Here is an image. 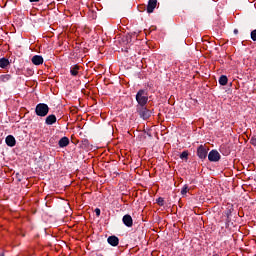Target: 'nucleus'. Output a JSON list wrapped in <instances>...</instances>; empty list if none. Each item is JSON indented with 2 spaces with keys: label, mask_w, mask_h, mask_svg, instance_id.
Returning a JSON list of instances; mask_svg holds the SVG:
<instances>
[{
  "label": "nucleus",
  "mask_w": 256,
  "mask_h": 256,
  "mask_svg": "<svg viewBox=\"0 0 256 256\" xmlns=\"http://www.w3.org/2000/svg\"><path fill=\"white\" fill-rule=\"evenodd\" d=\"M234 33H235V35H237L239 33V30L235 29Z\"/></svg>",
  "instance_id": "nucleus-24"
},
{
  "label": "nucleus",
  "mask_w": 256,
  "mask_h": 256,
  "mask_svg": "<svg viewBox=\"0 0 256 256\" xmlns=\"http://www.w3.org/2000/svg\"><path fill=\"white\" fill-rule=\"evenodd\" d=\"M39 0H30V3H38Z\"/></svg>",
  "instance_id": "nucleus-23"
},
{
  "label": "nucleus",
  "mask_w": 256,
  "mask_h": 256,
  "mask_svg": "<svg viewBox=\"0 0 256 256\" xmlns=\"http://www.w3.org/2000/svg\"><path fill=\"white\" fill-rule=\"evenodd\" d=\"M9 65V59L7 58H1L0 59V67L1 69H5Z\"/></svg>",
  "instance_id": "nucleus-14"
},
{
  "label": "nucleus",
  "mask_w": 256,
  "mask_h": 256,
  "mask_svg": "<svg viewBox=\"0 0 256 256\" xmlns=\"http://www.w3.org/2000/svg\"><path fill=\"white\" fill-rule=\"evenodd\" d=\"M95 214H96V217H99L101 215V209L96 208L95 209Z\"/></svg>",
  "instance_id": "nucleus-21"
},
{
  "label": "nucleus",
  "mask_w": 256,
  "mask_h": 256,
  "mask_svg": "<svg viewBox=\"0 0 256 256\" xmlns=\"http://www.w3.org/2000/svg\"><path fill=\"white\" fill-rule=\"evenodd\" d=\"M6 145H8V147H15V144L17 143L15 140V137H13V135H8L6 137Z\"/></svg>",
  "instance_id": "nucleus-9"
},
{
  "label": "nucleus",
  "mask_w": 256,
  "mask_h": 256,
  "mask_svg": "<svg viewBox=\"0 0 256 256\" xmlns=\"http://www.w3.org/2000/svg\"><path fill=\"white\" fill-rule=\"evenodd\" d=\"M33 65H43V56L35 55L32 57Z\"/></svg>",
  "instance_id": "nucleus-11"
},
{
  "label": "nucleus",
  "mask_w": 256,
  "mask_h": 256,
  "mask_svg": "<svg viewBox=\"0 0 256 256\" xmlns=\"http://www.w3.org/2000/svg\"><path fill=\"white\" fill-rule=\"evenodd\" d=\"M79 69H81L80 65H73L70 68V73L73 77H77L79 75Z\"/></svg>",
  "instance_id": "nucleus-10"
},
{
  "label": "nucleus",
  "mask_w": 256,
  "mask_h": 256,
  "mask_svg": "<svg viewBox=\"0 0 256 256\" xmlns=\"http://www.w3.org/2000/svg\"><path fill=\"white\" fill-rule=\"evenodd\" d=\"M188 157H189L188 151H183L180 155V159H188Z\"/></svg>",
  "instance_id": "nucleus-17"
},
{
  "label": "nucleus",
  "mask_w": 256,
  "mask_h": 256,
  "mask_svg": "<svg viewBox=\"0 0 256 256\" xmlns=\"http://www.w3.org/2000/svg\"><path fill=\"white\" fill-rule=\"evenodd\" d=\"M250 143H251V145L256 147V138H251Z\"/></svg>",
  "instance_id": "nucleus-22"
},
{
  "label": "nucleus",
  "mask_w": 256,
  "mask_h": 256,
  "mask_svg": "<svg viewBox=\"0 0 256 256\" xmlns=\"http://www.w3.org/2000/svg\"><path fill=\"white\" fill-rule=\"evenodd\" d=\"M164 202H165V200H163L162 197H160V198L157 199V203H158V205H160L161 207H163Z\"/></svg>",
  "instance_id": "nucleus-19"
},
{
  "label": "nucleus",
  "mask_w": 256,
  "mask_h": 256,
  "mask_svg": "<svg viewBox=\"0 0 256 256\" xmlns=\"http://www.w3.org/2000/svg\"><path fill=\"white\" fill-rule=\"evenodd\" d=\"M122 221L124 223V225H126V227H133V218L131 217V215L126 214L123 216Z\"/></svg>",
  "instance_id": "nucleus-6"
},
{
  "label": "nucleus",
  "mask_w": 256,
  "mask_h": 256,
  "mask_svg": "<svg viewBox=\"0 0 256 256\" xmlns=\"http://www.w3.org/2000/svg\"><path fill=\"white\" fill-rule=\"evenodd\" d=\"M251 39H252V41H256V30H253L251 32Z\"/></svg>",
  "instance_id": "nucleus-20"
},
{
  "label": "nucleus",
  "mask_w": 256,
  "mask_h": 256,
  "mask_svg": "<svg viewBox=\"0 0 256 256\" xmlns=\"http://www.w3.org/2000/svg\"><path fill=\"white\" fill-rule=\"evenodd\" d=\"M107 241L112 247H117V245H119V238L117 236H109Z\"/></svg>",
  "instance_id": "nucleus-8"
},
{
  "label": "nucleus",
  "mask_w": 256,
  "mask_h": 256,
  "mask_svg": "<svg viewBox=\"0 0 256 256\" xmlns=\"http://www.w3.org/2000/svg\"><path fill=\"white\" fill-rule=\"evenodd\" d=\"M11 79V75L4 74L0 76V83H7Z\"/></svg>",
  "instance_id": "nucleus-15"
},
{
  "label": "nucleus",
  "mask_w": 256,
  "mask_h": 256,
  "mask_svg": "<svg viewBox=\"0 0 256 256\" xmlns=\"http://www.w3.org/2000/svg\"><path fill=\"white\" fill-rule=\"evenodd\" d=\"M59 147H67L69 145V138L68 137H63L59 140L58 142Z\"/></svg>",
  "instance_id": "nucleus-13"
},
{
  "label": "nucleus",
  "mask_w": 256,
  "mask_h": 256,
  "mask_svg": "<svg viewBox=\"0 0 256 256\" xmlns=\"http://www.w3.org/2000/svg\"><path fill=\"white\" fill-rule=\"evenodd\" d=\"M156 7H157V0H149L147 9H146L147 13H153Z\"/></svg>",
  "instance_id": "nucleus-7"
},
{
  "label": "nucleus",
  "mask_w": 256,
  "mask_h": 256,
  "mask_svg": "<svg viewBox=\"0 0 256 256\" xmlns=\"http://www.w3.org/2000/svg\"><path fill=\"white\" fill-rule=\"evenodd\" d=\"M35 113L38 117H46L49 113V106L45 103H40L36 106Z\"/></svg>",
  "instance_id": "nucleus-2"
},
{
  "label": "nucleus",
  "mask_w": 256,
  "mask_h": 256,
  "mask_svg": "<svg viewBox=\"0 0 256 256\" xmlns=\"http://www.w3.org/2000/svg\"><path fill=\"white\" fill-rule=\"evenodd\" d=\"M137 113L144 121H147L151 117V110L147 109L146 106H137Z\"/></svg>",
  "instance_id": "nucleus-3"
},
{
  "label": "nucleus",
  "mask_w": 256,
  "mask_h": 256,
  "mask_svg": "<svg viewBox=\"0 0 256 256\" xmlns=\"http://www.w3.org/2000/svg\"><path fill=\"white\" fill-rule=\"evenodd\" d=\"M45 122H46V125H53V123H57V117L51 114L46 118Z\"/></svg>",
  "instance_id": "nucleus-12"
},
{
  "label": "nucleus",
  "mask_w": 256,
  "mask_h": 256,
  "mask_svg": "<svg viewBox=\"0 0 256 256\" xmlns=\"http://www.w3.org/2000/svg\"><path fill=\"white\" fill-rule=\"evenodd\" d=\"M187 191H189V188L187 186H184L181 190L182 195H187Z\"/></svg>",
  "instance_id": "nucleus-18"
},
{
  "label": "nucleus",
  "mask_w": 256,
  "mask_h": 256,
  "mask_svg": "<svg viewBox=\"0 0 256 256\" xmlns=\"http://www.w3.org/2000/svg\"><path fill=\"white\" fill-rule=\"evenodd\" d=\"M136 101L138 103V107H143L147 105V102L149 101V96L147 95V92L145 90H139L136 94Z\"/></svg>",
  "instance_id": "nucleus-1"
},
{
  "label": "nucleus",
  "mask_w": 256,
  "mask_h": 256,
  "mask_svg": "<svg viewBox=\"0 0 256 256\" xmlns=\"http://www.w3.org/2000/svg\"><path fill=\"white\" fill-rule=\"evenodd\" d=\"M229 81V79L227 78V76L222 75L219 78V83L223 86L227 85V82Z\"/></svg>",
  "instance_id": "nucleus-16"
},
{
  "label": "nucleus",
  "mask_w": 256,
  "mask_h": 256,
  "mask_svg": "<svg viewBox=\"0 0 256 256\" xmlns=\"http://www.w3.org/2000/svg\"><path fill=\"white\" fill-rule=\"evenodd\" d=\"M208 151L209 149H207V147H205L204 145H200L197 149V156L199 157V159H207Z\"/></svg>",
  "instance_id": "nucleus-4"
},
{
  "label": "nucleus",
  "mask_w": 256,
  "mask_h": 256,
  "mask_svg": "<svg viewBox=\"0 0 256 256\" xmlns=\"http://www.w3.org/2000/svg\"><path fill=\"white\" fill-rule=\"evenodd\" d=\"M221 159V154L217 152V150H212L208 154V160L214 163H217Z\"/></svg>",
  "instance_id": "nucleus-5"
}]
</instances>
